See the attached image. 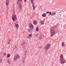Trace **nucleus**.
Here are the masks:
<instances>
[{
    "label": "nucleus",
    "instance_id": "obj_1",
    "mask_svg": "<svg viewBox=\"0 0 66 66\" xmlns=\"http://www.w3.org/2000/svg\"><path fill=\"white\" fill-rule=\"evenodd\" d=\"M29 28L27 29V31L28 32H29V33L32 32L34 30L33 28L34 27L33 26V25H32V24L31 23V24H29Z\"/></svg>",
    "mask_w": 66,
    "mask_h": 66
},
{
    "label": "nucleus",
    "instance_id": "obj_2",
    "mask_svg": "<svg viewBox=\"0 0 66 66\" xmlns=\"http://www.w3.org/2000/svg\"><path fill=\"white\" fill-rule=\"evenodd\" d=\"M22 0H16V4H18L19 5V8L20 9H22V4L21 3L22 2Z\"/></svg>",
    "mask_w": 66,
    "mask_h": 66
},
{
    "label": "nucleus",
    "instance_id": "obj_3",
    "mask_svg": "<svg viewBox=\"0 0 66 66\" xmlns=\"http://www.w3.org/2000/svg\"><path fill=\"white\" fill-rule=\"evenodd\" d=\"M60 57H61V58L60 59V61L59 62L60 63H61V64H64L65 63V60L63 58V56L62 55H60Z\"/></svg>",
    "mask_w": 66,
    "mask_h": 66
},
{
    "label": "nucleus",
    "instance_id": "obj_4",
    "mask_svg": "<svg viewBox=\"0 0 66 66\" xmlns=\"http://www.w3.org/2000/svg\"><path fill=\"white\" fill-rule=\"evenodd\" d=\"M52 28L51 29V37H52L55 34V31L53 29H52Z\"/></svg>",
    "mask_w": 66,
    "mask_h": 66
},
{
    "label": "nucleus",
    "instance_id": "obj_5",
    "mask_svg": "<svg viewBox=\"0 0 66 66\" xmlns=\"http://www.w3.org/2000/svg\"><path fill=\"white\" fill-rule=\"evenodd\" d=\"M31 3L32 4L33 7V10L34 11L35 10V6H34V0H31Z\"/></svg>",
    "mask_w": 66,
    "mask_h": 66
},
{
    "label": "nucleus",
    "instance_id": "obj_6",
    "mask_svg": "<svg viewBox=\"0 0 66 66\" xmlns=\"http://www.w3.org/2000/svg\"><path fill=\"white\" fill-rule=\"evenodd\" d=\"M19 57H20L19 55L16 54L14 57V60H15V61H16V60H18L19 58Z\"/></svg>",
    "mask_w": 66,
    "mask_h": 66
},
{
    "label": "nucleus",
    "instance_id": "obj_7",
    "mask_svg": "<svg viewBox=\"0 0 66 66\" xmlns=\"http://www.w3.org/2000/svg\"><path fill=\"white\" fill-rule=\"evenodd\" d=\"M49 47H50V45L49 44H47L46 47L45 49L47 50V49L49 48Z\"/></svg>",
    "mask_w": 66,
    "mask_h": 66
},
{
    "label": "nucleus",
    "instance_id": "obj_8",
    "mask_svg": "<svg viewBox=\"0 0 66 66\" xmlns=\"http://www.w3.org/2000/svg\"><path fill=\"white\" fill-rule=\"evenodd\" d=\"M21 44L22 46H24L26 44V42L25 41H23L22 42Z\"/></svg>",
    "mask_w": 66,
    "mask_h": 66
},
{
    "label": "nucleus",
    "instance_id": "obj_9",
    "mask_svg": "<svg viewBox=\"0 0 66 66\" xmlns=\"http://www.w3.org/2000/svg\"><path fill=\"white\" fill-rule=\"evenodd\" d=\"M42 16L44 17L46 16V14L45 13H43L42 15Z\"/></svg>",
    "mask_w": 66,
    "mask_h": 66
},
{
    "label": "nucleus",
    "instance_id": "obj_10",
    "mask_svg": "<svg viewBox=\"0 0 66 66\" xmlns=\"http://www.w3.org/2000/svg\"><path fill=\"white\" fill-rule=\"evenodd\" d=\"M62 47H65V44H64V42H62Z\"/></svg>",
    "mask_w": 66,
    "mask_h": 66
},
{
    "label": "nucleus",
    "instance_id": "obj_11",
    "mask_svg": "<svg viewBox=\"0 0 66 66\" xmlns=\"http://www.w3.org/2000/svg\"><path fill=\"white\" fill-rule=\"evenodd\" d=\"M51 12H46V14H49L50 15H51Z\"/></svg>",
    "mask_w": 66,
    "mask_h": 66
},
{
    "label": "nucleus",
    "instance_id": "obj_12",
    "mask_svg": "<svg viewBox=\"0 0 66 66\" xmlns=\"http://www.w3.org/2000/svg\"><path fill=\"white\" fill-rule=\"evenodd\" d=\"M15 26L16 27V29H18V27H19V25L18 24H15Z\"/></svg>",
    "mask_w": 66,
    "mask_h": 66
},
{
    "label": "nucleus",
    "instance_id": "obj_13",
    "mask_svg": "<svg viewBox=\"0 0 66 66\" xmlns=\"http://www.w3.org/2000/svg\"><path fill=\"white\" fill-rule=\"evenodd\" d=\"M37 22L36 21H34L33 22V23L34 24H37Z\"/></svg>",
    "mask_w": 66,
    "mask_h": 66
},
{
    "label": "nucleus",
    "instance_id": "obj_14",
    "mask_svg": "<svg viewBox=\"0 0 66 66\" xmlns=\"http://www.w3.org/2000/svg\"><path fill=\"white\" fill-rule=\"evenodd\" d=\"M2 63V59H0V64Z\"/></svg>",
    "mask_w": 66,
    "mask_h": 66
},
{
    "label": "nucleus",
    "instance_id": "obj_15",
    "mask_svg": "<svg viewBox=\"0 0 66 66\" xmlns=\"http://www.w3.org/2000/svg\"><path fill=\"white\" fill-rule=\"evenodd\" d=\"M9 2H6V5H9Z\"/></svg>",
    "mask_w": 66,
    "mask_h": 66
},
{
    "label": "nucleus",
    "instance_id": "obj_16",
    "mask_svg": "<svg viewBox=\"0 0 66 66\" xmlns=\"http://www.w3.org/2000/svg\"><path fill=\"white\" fill-rule=\"evenodd\" d=\"M40 23H41V24H44V22L41 21L40 22Z\"/></svg>",
    "mask_w": 66,
    "mask_h": 66
},
{
    "label": "nucleus",
    "instance_id": "obj_17",
    "mask_svg": "<svg viewBox=\"0 0 66 66\" xmlns=\"http://www.w3.org/2000/svg\"><path fill=\"white\" fill-rule=\"evenodd\" d=\"M55 13L53 12V13H52V16L54 15H55Z\"/></svg>",
    "mask_w": 66,
    "mask_h": 66
},
{
    "label": "nucleus",
    "instance_id": "obj_18",
    "mask_svg": "<svg viewBox=\"0 0 66 66\" xmlns=\"http://www.w3.org/2000/svg\"><path fill=\"white\" fill-rule=\"evenodd\" d=\"M13 16L14 17V18H17V16L16 15H13Z\"/></svg>",
    "mask_w": 66,
    "mask_h": 66
},
{
    "label": "nucleus",
    "instance_id": "obj_19",
    "mask_svg": "<svg viewBox=\"0 0 66 66\" xmlns=\"http://www.w3.org/2000/svg\"><path fill=\"white\" fill-rule=\"evenodd\" d=\"M37 31H38L39 30V29L38 27H37L36 29Z\"/></svg>",
    "mask_w": 66,
    "mask_h": 66
},
{
    "label": "nucleus",
    "instance_id": "obj_20",
    "mask_svg": "<svg viewBox=\"0 0 66 66\" xmlns=\"http://www.w3.org/2000/svg\"><path fill=\"white\" fill-rule=\"evenodd\" d=\"M15 18H14V17H13L12 18V20H13V21H15Z\"/></svg>",
    "mask_w": 66,
    "mask_h": 66
},
{
    "label": "nucleus",
    "instance_id": "obj_21",
    "mask_svg": "<svg viewBox=\"0 0 66 66\" xmlns=\"http://www.w3.org/2000/svg\"><path fill=\"white\" fill-rule=\"evenodd\" d=\"M32 36V34H29V36H28V37L29 38V37H31Z\"/></svg>",
    "mask_w": 66,
    "mask_h": 66
},
{
    "label": "nucleus",
    "instance_id": "obj_22",
    "mask_svg": "<svg viewBox=\"0 0 66 66\" xmlns=\"http://www.w3.org/2000/svg\"><path fill=\"white\" fill-rule=\"evenodd\" d=\"M11 40H10L8 43V44H10V42H11Z\"/></svg>",
    "mask_w": 66,
    "mask_h": 66
},
{
    "label": "nucleus",
    "instance_id": "obj_23",
    "mask_svg": "<svg viewBox=\"0 0 66 66\" xmlns=\"http://www.w3.org/2000/svg\"><path fill=\"white\" fill-rule=\"evenodd\" d=\"M25 60H26L25 59H23V63H24V62H25Z\"/></svg>",
    "mask_w": 66,
    "mask_h": 66
},
{
    "label": "nucleus",
    "instance_id": "obj_24",
    "mask_svg": "<svg viewBox=\"0 0 66 66\" xmlns=\"http://www.w3.org/2000/svg\"><path fill=\"white\" fill-rule=\"evenodd\" d=\"M10 55L9 54H8L7 56V57H10Z\"/></svg>",
    "mask_w": 66,
    "mask_h": 66
},
{
    "label": "nucleus",
    "instance_id": "obj_25",
    "mask_svg": "<svg viewBox=\"0 0 66 66\" xmlns=\"http://www.w3.org/2000/svg\"><path fill=\"white\" fill-rule=\"evenodd\" d=\"M42 36H40L39 37V39H42Z\"/></svg>",
    "mask_w": 66,
    "mask_h": 66
},
{
    "label": "nucleus",
    "instance_id": "obj_26",
    "mask_svg": "<svg viewBox=\"0 0 66 66\" xmlns=\"http://www.w3.org/2000/svg\"><path fill=\"white\" fill-rule=\"evenodd\" d=\"M7 62L9 63H9H10V61H7Z\"/></svg>",
    "mask_w": 66,
    "mask_h": 66
},
{
    "label": "nucleus",
    "instance_id": "obj_27",
    "mask_svg": "<svg viewBox=\"0 0 66 66\" xmlns=\"http://www.w3.org/2000/svg\"><path fill=\"white\" fill-rule=\"evenodd\" d=\"M37 36H38V34H36L35 35L36 37H37Z\"/></svg>",
    "mask_w": 66,
    "mask_h": 66
},
{
    "label": "nucleus",
    "instance_id": "obj_28",
    "mask_svg": "<svg viewBox=\"0 0 66 66\" xmlns=\"http://www.w3.org/2000/svg\"><path fill=\"white\" fill-rule=\"evenodd\" d=\"M4 55L5 56V55H6V53H4Z\"/></svg>",
    "mask_w": 66,
    "mask_h": 66
},
{
    "label": "nucleus",
    "instance_id": "obj_29",
    "mask_svg": "<svg viewBox=\"0 0 66 66\" xmlns=\"http://www.w3.org/2000/svg\"><path fill=\"white\" fill-rule=\"evenodd\" d=\"M9 1H8L7 0H6V2H9Z\"/></svg>",
    "mask_w": 66,
    "mask_h": 66
},
{
    "label": "nucleus",
    "instance_id": "obj_30",
    "mask_svg": "<svg viewBox=\"0 0 66 66\" xmlns=\"http://www.w3.org/2000/svg\"><path fill=\"white\" fill-rule=\"evenodd\" d=\"M7 61H10V59H8L7 60Z\"/></svg>",
    "mask_w": 66,
    "mask_h": 66
},
{
    "label": "nucleus",
    "instance_id": "obj_31",
    "mask_svg": "<svg viewBox=\"0 0 66 66\" xmlns=\"http://www.w3.org/2000/svg\"><path fill=\"white\" fill-rule=\"evenodd\" d=\"M37 48H40V47L39 46H38Z\"/></svg>",
    "mask_w": 66,
    "mask_h": 66
},
{
    "label": "nucleus",
    "instance_id": "obj_32",
    "mask_svg": "<svg viewBox=\"0 0 66 66\" xmlns=\"http://www.w3.org/2000/svg\"><path fill=\"white\" fill-rule=\"evenodd\" d=\"M15 21H16V20H17V18H15Z\"/></svg>",
    "mask_w": 66,
    "mask_h": 66
},
{
    "label": "nucleus",
    "instance_id": "obj_33",
    "mask_svg": "<svg viewBox=\"0 0 66 66\" xmlns=\"http://www.w3.org/2000/svg\"><path fill=\"white\" fill-rule=\"evenodd\" d=\"M24 2H27V0H24Z\"/></svg>",
    "mask_w": 66,
    "mask_h": 66
},
{
    "label": "nucleus",
    "instance_id": "obj_34",
    "mask_svg": "<svg viewBox=\"0 0 66 66\" xmlns=\"http://www.w3.org/2000/svg\"><path fill=\"white\" fill-rule=\"evenodd\" d=\"M40 47V48H42V47Z\"/></svg>",
    "mask_w": 66,
    "mask_h": 66
}]
</instances>
